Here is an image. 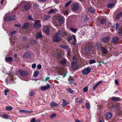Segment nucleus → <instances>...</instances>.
Masks as SVG:
<instances>
[{
  "label": "nucleus",
  "mask_w": 122,
  "mask_h": 122,
  "mask_svg": "<svg viewBox=\"0 0 122 122\" xmlns=\"http://www.w3.org/2000/svg\"><path fill=\"white\" fill-rule=\"evenodd\" d=\"M36 37L38 39H40L43 37V36L41 32H38L35 34Z\"/></svg>",
  "instance_id": "11"
},
{
  "label": "nucleus",
  "mask_w": 122,
  "mask_h": 122,
  "mask_svg": "<svg viewBox=\"0 0 122 122\" xmlns=\"http://www.w3.org/2000/svg\"><path fill=\"white\" fill-rule=\"evenodd\" d=\"M115 6V4L114 3L108 4L107 5V7L108 8H113Z\"/></svg>",
  "instance_id": "36"
},
{
  "label": "nucleus",
  "mask_w": 122,
  "mask_h": 122,
  "mask_svg": "<svg viewBox=\"0 0 122 122\" xmlns=\"http://www.w3.org/2000/svg\"><path fill=\"white\" fill-rule=\"evenodd\" d=\"M74 80V79L73 78H72L71 79L69 80V83L70 84H71L73 82V81Z\"/></svg>",
  "instance_id": "55"
},
{
  "label": "nucleus",
  "mask_w": 122,
  "mask_h": 122,
  "mask_svg": "<svg viewBox=\"0 0 122 122\" xmlns=\"http://www.w3.org/2000/svg\"><path fill=\"white\" fill-rule=\"evenodd\" d=\"M79 4L78 3H76L73 5L72 10L74 11L77 10L79 8Z\"/></svg>",
  "instance_id": "7"
},
{
  "label": "nucleus",
  "mask_w": 122,
  "mask_h": 122,
  "mask_svg": "<svg viewBox=\"0 0 122 122\" xmlns=\"http://www.w3.org/2000/svg\"><path fill=\"white\" fill-rule=\"evenodd\" d=\"M63 17L61 15H60L58 18V20L59 23L61 24L63 22Z\"/></svg>",
  "instance_id": "20"
},
{
  "label": "nucleus",
  "mask_w": 122,
  "mask_h": 122,
  "mask_svg": "<svg viewBox=\"0 0 122 122\" xmlns=\"http://www.w3.org/2000/svg\"><path fill=\"white\" fill-rule=\"evenodd\" d=\"M91 69L89 67L87 68H84V69L82 71V74L87 75L91 71Z\"/></svg>",
  "instance_id": "3"
},
{
  "label": "nucleus",
  "mask_w": 122,
  "mask_h": 122,
  "mask_svg": "<svg viewBox=\"0 0 122 122\" xmlns=\"http://www.w3.org/2000/svg\"><path fill=\"white\" fill-rule=\"evenodd\" d=\"M83 19L84 22L88 21L89 19L87 15H84L83 17Z\"/></svg>",
  "instance_id": "28"
},
{
  "label": "nucleus",
  "mask_w": 122,
  "mask_h": 122,
  "mask_svg": "<svg viewBox=\"0 0 122 122\" xmlns=\"http://www.w3.org/2000/svg\"><path fill=\"white\" fill-rule=\"evenodd\" d=\"M39 74V71H36L34 72L33 75L35 77H37Z\"/></svg>",
  "instance_id": "35"
},
{
  "label": "nucleus",
  "mask_w": 122,
  "mask_h": 122,
  "mask_svg": "<svg viewBox=\"0 0 122 122\" xmlns=\"http://www.w3.org/2000/svg\"><path fill=\"white\" fill-rule=\"evenodd\" d=\"M112 100L114 102L119 101H121L120 98L113 97L112 98Z\"/></svg>",
  "instance_id": "21"
},
{
  "label": "nucleus",
  "mask_w": 122,
  "mask_h": 122,
  "mask_svg": "<svg viewBox=\"0 0 122 122\" xmlns=\"http://www.w3.org/2000/svg\"><path fill=\"white\" fill-rule=\"evenodd\" d=\"M16 19V17L15 15H10L7 17L5 19V20L7 21L12 20H15Z\"/></svg>",
  "instance_id": "4"
},
{
  "label": "nucleus",
  "mask_w": 122,
  "mask_h": 122,
  "mask_svg": "<svg viewBox=\"0 0 122 122\" xmlns=\"http://www.w3.org/2000/svg\"><path fill=\"white\" fill-rule=\"evenodd\" d=\"M92 45H89L86 47V51H88V52L90 53L92 51Z\"/></svg>",
  "instance_id": "18"
},
{
  "label": "nucleus",
  "mask_w": 122,
  "mask_h": 122,
  "mask_svg": "<svg viewBox=\"0 0 122 122\" xmlns=\"http://www.w3.org/2000/svg\"><path fill=\"white\" fill-rule=\"evenodd\" d=\"M55 11V10L53 9H51L50 10L48 13L49 14L54 12Z\"/></svg>",
  "instance_id": "48"
},
{
  "label": "nucleus",
  "mask_w": 122,
  "mask_h": 122,
  "mask_svg": "<svg viewBox=\"0 0 122 122\" xmlns=\"http://www.w3.org/2000/svg\"><path fill=\"white\" fill-rule=\"evenodd\" d=\"M77 62L76 61H73V62H72L71 65L72 66H75L76 65Z\"/></svg>",
  "instance_id": "51"
},
{
  "label": "nucleus",
  "mask_w": 122,
  "mask_h": 122,
  "mask_svg": "<svg viewBox=\"0 0 122 122\" xmlns=\"http://www.w3.org/2000/svg\"><path fill=\"white\" fill-rule=\"evenodd\" d=\"M13 109L11 106H6L5 107V109L7 111H10L12 110Z\"/></svg>",
  "instance_id": "32"
},
{
  "label": "nucleus",
  "mask_w": 122,
  "mask_h": 122,
  "mask_svg": "<svg viewBox=\"0 0 122 122\" xmlns=\"http://www.w3.org/2000/svg\"><path fill=\"white\" fill-rule=\"evenodd\" d=\"M88 11L92 13H94L95 12V9L92 7H90L88 9Z\"/></svg>",
  "instance_id": "33"
},
{
  "label": "nucleus",
  "mask_w": 122,
  "mask_h": 122,
  "mask_svg": "<svg viewBox=\"0 0 122 122\" xmlns=\"http://www.w3.org/2000/svg\"><path fill=\"white\" fill-rule=\"evenodd\" d=\"M102 82V81H101L97 82L94 86L93 88V90H95L96 89L97 86H98Z\"/></svg>",
  "instance_id": "30"
},
{
  "label": "nucleus",
  "mask_w": 122,
  "mask_h": 122,
  "mask_svg": "<svg viewBox=\"0 0 122 122\" xmlns=\"http://www.w3.org/2000/svg\"><path fill=\"white\" fill-rule=\"evenodd\" d=\"M70 50H71V49L70 50H67V54L69 56L70 55Z\"/></svg>",
  "instance_id": "63"
},
{
  "label": "nucleus",
  "mask_w": 122,
  "mask_h": 122,
  "mask_svg": "<svg viewBox=\"0 0 122 122\" xmlns=\"http://www.w3.org/2000/svg\"><path fill=\"white\" fill-rule=\"evenodd\" d=\"M100 50L104 54H107L108 53V51L104 47L101 46L100 47Z\"/></svg>",
  "instance_id": "9"
},
{
  "label": "nucleus",
  "mask_w": 122,
  "mask_h": 122,
  "mask_svg": "<svg viewBox=\"0 0 122 122\" xmlns=\"http://www.w3.org/2000/svg\"><path fill=\"white\" fill-rule=\"evenodd\" d=\"M5 60L6 62H12L13 61L12 58L10 57H5Z\"/></svg>",
  "instance_id": "23"
},
{
  "label": "nucleus",
  "mask_w": 122,
  "mask_h": 122,
  "mask_svg": "<svg viewBox=\"0 0 122 122\" xmlns=\"http://www.w3.org/2000/svg\"><path fill=\"white\" fill-rule=\"evenodd\" d=\"M119 38L118 37H114L112 39V42L114 44L116 43L118 41Z\"/></svg>",
  "instance_id": "22"
},
{
  "label": "nucleus",
  "mask_w": 122,
  "mask_h": 122,
  "mask_svg": "<svg viewBox=\"0 0 122 122\" xmlns=\"http://www.w3.org/2000/svg\"><path fill=\"white\" fill-rule=\"evenodd\" d=\"M30 6V4L29 3H28L26 4L24 6L23 8L26 11H27L29 10Z\"/></svg>",
  "instance_id": "13"
},
{
  "label": "nucleus",
  "mask_w": 122,
  "mask_h": 122,
  "mask_svg": "<svg viewBox=\"0 0 122 122\" xmlns=\"http://www.w3.org/2000/svg\"><path fill=\"white\" fill-rule=\"evenodd\" d=\"M18 73L20 76H25L27 75L28 73L26 72L25 71H23L20 70H19Z\"/></svg>",
  "instance_id": "6"
},
{
  "label": "nucleus",
  "mask_w": 122,
  "mask_h": 122,
  "mask_svg": "<svg viewBox=\"0 0 122 122\" xmlns=\"http://www.w3.org/2000/svg\"><path fill=\"white\" fill-rule=\"evenodd\" d=\"M72 36H69L67 38V41L68 42H70L72 39Z\"/></svg>",
  "instance_id": "42"
},
{
  "label": "nucleus",
  "mask_w": 122,
  "mask_h": 122,
  "mask_svg": "<svg viewBox=\"0 0 122 122\" xmlns=\"http://www.w3.org/2000/svg\"><path fill=\"white\" fill-rule=\"evenodd\" d=\"M3 117L5 119H7L9 118V116L7 114H3L2 115Z\"/></svg>",
  "instance_id": "45"
},
{
  "label": "nucleus",
  "mask_w": 122,
  "mask_h": 122,
  "mask_svg": "<svg viewBox=\"0 0 122 122\" xmlns=\"http://www.w3.org/2000/svg\"><path fill=\"white\" fill-rule=\"evenodd\" d=\"M36 121V119L35 118H32L30 121V122H35Z\"/></svg>",
  "instance_id": "64"
},
{
  "label": "nucleus",
  "mask_w": 122,
  "mask_h": 122,
  "mask_svg": "<svg viewBox=\"0 0 122 122\" xmlns=\"http://www.w3.org/2000/svg\"><path fill=\"white\" fill-rule=\"evenodd\" d=\"M83 90L84 92H87L88 91V89L87 87H84L83 89Z\"/></svg>",
  "instance_id": "52"
},
{
  "label": "nucleus",
  "mask_w": 122,
  "mask_h": 122,
  "mask_svg": "<svg viewBox=\"0 0 122 122\" xmlns=\"http://www.w3.org/2000/svg\"><path fill=\"white\" fill-rule=\"evenodd\" d=\"M116 113L118 115L122 114V111L119 109L116 111Z\"/></svg>",
  "instance_id": "34"
},
{
  "label": "nucleus",
  "mask_w": 122,
  "mask_h": 122,
  "mask_svg": "<svg viewBox=\"0 0 122 122\" xmlns=\"http://www.w3.org/2000/svg\"><path fill=\"white\" fill-rule=\"evenodd\" d=\"M72 2V0H70L69 1H68L67 2L65 5V8L67 7L69 5V4L71 2Z\"/></svg>",
  "instance_id": "44"
},
{
  "label": "nucleus",
  "mask_w": 122,
  "mask_h": 122,
  "mask_svg": "<svg viewBox=\"0 0 122 122\" xmlns=\"http://www.w3.org/2000/svg\"><path fill=\"white\" fill-rule=\"evenodd\" d=\"M115 84L117 85H118L119 84L118 81L116 79H115Z\"/></svg>",
  "instance_id": "60"
},
{
  "label": "nucleus",
  "mask_w": 122,
  "mask_h": 122,
  "mask_svg": "<svg viewBox=\"0 0 122 122\" xmlns=\"http://www.w3.org/2000/svg\"><path fill=\"white\" fill-rule=\"evenodd\" d=\"M96 62V61L94 59L90 60L89 62V63L90 64H91L93 63H95Z\"/></svg>",
  "instance_id": "43"
},
{
  "label": "nucleus",
  "mask_w": 122,
  "mask_h": 122,
  "mask_svg": "<svg viewBox=\"0 0 122 122\" xmlns=\"http://www.w3.org/2000/svg\"><path fill=\"white\" fill-rule=\"evenodd\" d=\"M70 29L72 32L74 33H76V32L78 30V29H75L73 28H71Z\"/></svg>",
  "instance_id": "38"
},
{
  "label": "nucleus",
  "mask_w": 122,
  "mask_h": 122,
  "mask_svg": "<svg viewBox=\"0 0 122 122\" xmlns=\"http://www.w3.org/2000/svg\"><path fill=\"white\" fill-rule=\"evenodd\" d=\"M65 49L67 51V50H70V49L69 48V46L66 45V46L65 47Z\"/></svg>",
  "instance_id": "61"
},
{
  "label": "nucleus",
  "mask_w": 122,
  "mask_h": 122,
  "mask_svg": "<svg viewBox=\"0 0 122 122\" xmlns=\"http://www.w3.org/2000/svg\"><path fill=\"white\" fill-rule=\"evenodd\" d=\"M23 57L25 58H30L31 57L30 53L28 52H26L23 55Z\"/></svg>",
  "instance_id": "10"
},
{
  "label": "nucleus",
  "mask_w": 122,
  "mask_h": 122,
  "mask_svg": "<svg viewBox=\"0 0 122 122\" xmlns=\"http://www.w3.org/2000/svg\"><path fill=\"white\" fill-rule=\"evenodd\" d=\"M66 45H61L59 46V47H61L63 49H65Z\"/></svg>",
  "instance_id": "57"
},
{
  "label": "nucleus",
  "mask_w": 122,
  "mask_h": 122,
  "mask_svg": "<svg viewBox=\"0 0 122 122\" xmlns=\"http://www.w3.org/2000/svg\"><path fill=\"white\" fill-rule=\"evenodd\" d=\"M38 5L36 3L33 5V7L34 9H35L38 6Z\"/></svg>",
  "instance_id": "62"
},
{
  "label": "nucleus",
  "mask_w": 122,
  "mask_h": 122,
  "mask_svg": "<svg viewBox=\"0 0 122 122\" xmlns=\"http://www.w3.org/2000/svg\"><path fill=\"white\" fill-rule=\"evenodd\" d=\"M49 15H46L44 17V20H48L49 18Z\"/></svg>",
  "instance_id": "50"
},
{
  "label": "nucleus",
  "mask_w": 122,
  "mask_h": 122,
  "mask_svg": "<svg viewBox=\"0 0 122 122\" xmlns=\"http://www.w3.org/2000/svg\"><path fill=\"white\" fill-rule=\"evenodd\" d=\"M36 64L34 63L31 66L33 68H35L36 66Z\"/></svg>",
  "instance_id": "58"
},
{
  "label": "nucleus",
  "mask_w": 122,
  "mask_h": 122,
  "mask_svg": "<svg viewBox=\"0 0 122 122\" xmlns=\"http://www.w3.org/2000/svg\"><path fill=\"white\" fill-rule=\"evenodd\" d=\"M72 36L74 39L73 42L71 43V44L72 45L74 46H75L76 45V36L73 35H72Z\"/></svg>",
  "instance_id": "24"
},
{
  "label": "nucleus",
  "mask_w": 122,
  "mask_h": 122,
  "mask_svg": "<svg viewBox=\"0 0 122 122\" xmlns=\"http://www.w3.org/2000/svg\"><path fill=\"white\" fill-rule=\"evenodd\" d=\"M106 116V119H109L111 118L112 116V113L110 112H108L105 114Z\"/></svg>",
  "instance_id": "14"
},
{
  "label": "nucleus",
  "mask_w": 122,
  "mask_h": 122,
  "mask_svg": "<svg viewBox=\"0 0 122 122\" xmlns=\"http://www.w3.org/2000/svg\"><path fill=\"white\" fill-rule=\"evenodd\" d=\"M67 92L70 94H72L73 93V91L70 88L68 87L67 89Z\"/></svg>",
  "instance_id": "39"
},
{
  "label": "nucleus",
  "mask_w": 122,
  "mask_h": 122,
  "mask_svg": "<svg viewBox=\"0 0 122 122\" xmlns=\"http://www.w3.org/2000/svg\"><path fill=\"white\" fill-rule=\"evenodd\" d=\"M50 88V86L49 84H47V86H41V89L42 91H44L49 89Z\"/></svg>",
  "instance_id": "12"
},
{
  "label": "nucleus",
  "mask_w": 122,
  "mask_h": 122,
  "mask_svg": "<svg viewBox=\"0 0 122 122\" xmlns=\"http://www.w3.org/2000/svg\"><path fill=\"white\" fill-rule=\"evenodd\" d=\"M49 28L47 26H45L43 28V31L46 34H49Z\"/></svg>",
  "instance_id": "16"
},
{
  "label": "nucleus",
  "mask_w": 122,
  "mask_h": 122,
  "mask_svg": "<svg viewBox=\"0 0 122 122\" xmlns=\"http://www.w3.org/2000/svg\"><path fill=\"white\" fill-rule=\"evenodd\" d=\"M37 68L39 69H41L42 68V66L40 64H39L37 66Z\"/></svg>",
  "instance_id": "54"
},
{
  "label": "nucleus",
  "mask_w": 122,
  "mask_h": 122,
  "mask_svg": "<svg viewBox=\"0 0 122 122\" xmlns=\"http://www.w3.org/2000/svg\"><path fill=\"white\" fill-rule=\"evenodd\" d=\"M85 107L87 109H89L90 108V104L87 102L85 104Z\"/></svg>",
  "instance_id": "40"
},
{
  "label": "nucleus",
  "mask_w": 122,
  "mask_h": 122,
  "mask_svg": "<svg viewBox=\"0 0 122 122\" xmlns=\"http://www.w3.org/2000/svg\"><path fill=\"white\" fill-rule=\"evenodd\" d=\"M72 60H73V61H76V56H75L74 55L73 56V57Z\"/></svg>",
  "instance_id": "59"
},
{
  "label": "nucleus",
  "mask_w": 122,
  "mask_h": 122,
  "mask_svg": "<svg viewBox=\"0 0 122 122\" xmlns=\"http://www.w3.org/2000/svg\"><path fill=\"white\" fill-rule=\"evenodd\" d=\"M34 92L33 91H31L29 93V96H34Z\"/></svg>",
  "instance_id": "46"
},
{
  "label": "nucleus",
  "mask_w": 122,
  "mask_h": 122,
  "mask_svg": "<svg viewBox=\"0 0 122 122\" xmlns=\"http://www.w3.org/2000/svg\"><path fill=\"white\" fill-rule=\"evenodd\" d=\"M41 25L40 20L34 22V24L33 26L34 29H38L41 27Z\"/></svg>",
  "instance_id": "2"
},
{
  "label": "nucleus",
  "mask_w": 122,
  "mask_h": 122,
  "mask_svg": "<svg viewBox=\"0 0 122 122\" xmlns=\"http://www.w3.org/2000/svg\"><path fill=\"white\" fill-rule=\"evenodd\" d=\"M108 107H109V108L111 109L113 108L116 111L117 109H118L119 106L117 105H111Z\"/></svg>",
  "instance_id": "15"
},
{
  "label": "nucleus",
  "mask_w": 122,
  "mask_h": 122,
  "mask_svg": "<svg viewBox=\"0 0 122 122\" xmlns=\"http://www.w3.org/2000/svg\"><path fill=\"white\" fill-rule=\"evenodd\" d=\"M122 16V12H120L118 13L116 17V19H119Z\"/></svg>",
  "instance_id": "29"
},
{
  "label": "nucleus",
  "mask_w": 122,
  "mask_h": 122,
  "mask_svg": "<svg viewBox=\"0 0 122 122\" xmlns=\"http://www.w3.org/2000/svg\"><path fill=\"white\" fill-rule=\"evenodd\" d=\"M29 26V23L27 22L25 23L22 27V29H26L28 28Z\"/></svg>",
  "instance_id": "26"
},
{
  "label": "nucleus",
  "mask_w": 122,
  "mask_h": 122,
  "mask_svg": "<svg viewBox=\"0 0 122 122\" xmlns=\"http://www.w3.org/2000/svg\"><path fill=\"white\" fill-rule=\"evenodd\" d=\"M106 21V20L105 19H102L100 22V23L101 24H103Z\"/></svg>",
  "instance_id": "37"
},
{
  "label": "nucleus",
  "mask_w": 122,
  "mask_h": 122,
  "mask_svg": "<svg viewBox=\"0 0 122 122\" xmlns=\"http://www.w3.org/2000/svg\"><path fill=\"white\" fill-rule=\"evenodd\" d=\"M57 57L59 58H61L62 57L61 54L60 53H57Z\"/></svg>",
  "instance_id": "49"
},
{
  "label": "nucleus",
  "mask_w": 122,
  "mask_h": 122,
  "mask_svg": "<svg viewBox=\"0 0 122 122\" xmlns=\"http://www.w3.org/2000/svg\"><path fill=\"white\" fill-rule=\"evenodd\" d=\"M56 116V115L55 113H53L51 115L50 118V119H52L55 117Z\"/></svg>",
  "instance_id": "47"
},
{
  "label": "nucleus",
  "mask_w": 122,
  "mask_h": 122,
  "mask_svg": "<svg viewBox=\"0 0 122 122\" xmlns=\"http://www.w3.org/2000/svg\"><path fill=\"white\" fill-rule=\"evenodd\" d=\"M21 113H24V112H27L28 113H29V112H32L31 111H27V110H19V111Z\"/></svg>",
  "instance_id": "41"
},
{
  "label": "nucleus",
  "mask_w": 122,
  "mask_h": 122,
  "mask_svg": "<svg viewBox=\"0 0 122 122\" xmlns=\"http://www.w3.org/2000/svg\"><path fill=\"white\" fill-rule=\"evenodd\" d=\"M116 28V29L117 30L120 26V24L118 23L115 24Z\"/></svg>",
  "instance_id": "56"
},
{
  "label": "nucleus",
  "mask_w": 122,
  "mask_h": 122,
  "mask_svg": "<svg viewBox=\"0 0 122 122\" xmlns=\"http://www.w3.org/2000/svg\"><path fill=\"white\" fill-rule=\"evenodd\" d=\"M50 106L51 107H56L58 106V105L54 102L52 101L50 103Z\"/></svg>",
  "instance_id": "25"
},
{
  "label": "nucleus",
  "mask_w": 122,
  "mask_h": 122,
  "mask_svg": "<svg viewBox=\"0 0 122 122\" xmlns=\"http://www.w3.org/2000/svg\"><path fill=\"white\" fill-rule=\"evenodd\" d=\"M56 33L58 35H60L61 36H64L67 35V33L65 31L59 30Z\"/></svg>",
  "instance_id": "5"
},
{
  "label": "nucleus",
  "mask_w": 122,
  "mask_h": 122,
  "mask_svg": "<svg viewBox=\"0 0 122 122\" xmlns=\"http://www.w3.org/2000/svg\"><path fill=\"white\" fill-rule=\"evenodd\" d=\"M58 36L56 33L53 35L52 38V40L53 42H58L61 40V39L60 37Z\"/></svg>",
  "instance_id": "1"
},
{
  "label": "nucleus",
  "mask_w": 122,
  "mask_h": 122,
  "mask_svg": "<svg viewBox=\"0 0 122 122\" xmlns=\"http://www.w3.org/2000/svg\"><path fill=\"white\" fill-rule=\"evenodd\" d=\"M62 100L63 102L62 103V106L63 107H64L67 105L68 104L67 103V101L65 99H63Z\"/></svg>",
  "instance_id": "27"
},
{
  "label": "nucleus",
  "mask_w": 122,
  "mask_h": 122,
  "mask_svg": "<svg viewBox=\"0 0 122 122\" xmlns=\"http://www.w3.org/2000/svg\"><path fill=\"white\" fill-rule=\"evenodd\" d=\"M66 59L65 58L60 60V62L63 66H66Z\"/></svg>",
  "instance_id": "8"
},
{
  "label": "nucleus",
  "mask_w": 122,
  "mask_h": 122,
  "mask_svg": "<svg viewBox=\"0 0 122 122\" xmlns=\"http://www.w3.org/2000/svg\"><path fill=\"white\" fill-rule=\"evenodd\" d=\"M76 102L78 103L79 104H81L83 101L79 97H77V98H76L75 100Z\"/></svg>",
  "instance_id": "19"
},
{
  "label": "nucleus",
  "mask_w": 122,
  "mask_h": 122,
  "mask_svg": "<svg viewBox=\"0 0 122 122\" xmlns=\"http://www.w3.org/2000/svg\"><path fill=\"white\" fill-rule=\"evenodd\" d=\"M36 41L35 40L32 39L30 40L29 44L30 45L36 43Z\"/></svg>",
  "instance_id": "31"
},
{
  "label": "nucleus",
  "mask_w": 122,
  "mask_h": 122,
  "mask_svg": "<svg viewBox=\"0 0 122 122\" xmlns=\"http://www.w3.org/2000/svg\"><path fill=\"white\" fill-rule=\"evenodd\" d=\"M110 39V37L109 36H107L102 39V40L104 42L107 43L108 41Z\"/></svg>",
  "instance_id": "17"
},
{
  "label": "nucleus",
  "mask_w": 122,
  "mask_h": 122,
  "mask_svg": "<svg viewBox=\"0 0 122 122\" xmlns=\"http://www.w3.org/2000/svg\"><path fill=\"white\" fill-rule=\"evenodd\" d=\"M16 32V31L15 30H13V31L11 32L10 33V34L11 36H12V35L15 34Z\"/></svg>",
  "instance_id": "53"
}]
</instances>
